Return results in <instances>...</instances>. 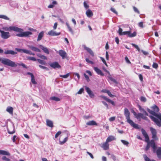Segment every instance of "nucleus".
<instances>
[{"instance_id": "nucleus-45", "label": "nucleus", "mask_w": 161, "mask_h": 161, "mask_svg": "<svg viewBox=\"0 0 161 161\" xmlns=\"http://www.w3.org/2000/svg\"><path fill=\"white\" fill-rule=\"evenodd\" d=\"M31 81L32 83L34 84H36V82L35 80L34 76L31 77Z\"/></svg>"}, {"instance_id": "nucleus-35", "label": "nucleus", "mask_w": 161, "mask_h": 161, "mask_svg": "<svg viewBox=\"0 0 161 161\" xmlns=\"http://www.w3.org/2000/svg\"><path fill=\"white\" fill-rule=\"evenodd\" d=\"M0 18L3 19L9 20V18L7 16L4 15H0Z\"/></svg>"}, {"instance_id": "nucleus-53", "label": "nucleus", "mask_w": 161, "mask_h": 161, "mask_svg": "<svg viewBox=\"0 0 161 161\" xmlns=\"http://www.w3.org/2000/svg\"><path fill=\"white\" fill-rule=\"evenodd\" d=\"M84 7L86 9L88 8L89 7V5L85 2H84Z\"/></svg>"}, {"instance_id": "nucleus-42", "label": "nucleus", "mask_w": 161, "mask_h": 161, "mask_svg": "<svg viewBox=\"0 0 161 161\" xmlns=\"http://www.w3.org/2000/svg\"><path fill=\"white\" fill-rule=\"evenodd\" d=\"M69 75V73H68L64 75H60V76L61 77H63L64 78H67Z\"/></svg>"}, {"instance_id": "nucleus-24", "label": "nucleus", "mask_w": 161, "mask_h": 161, "mask_svg": "<svg viewBox=\"0 0 161 161\" xmlns=\"http://www.w3.org/2000/svg\"><path fill=\"white\" fill-rule=\"evenodd\" d=\"M86 14L87 16L88 17H90L92 16L93 15V13L91 10L88 9L86 12Z\"/></svg>"}, {"instance_id": "nucleus-25", "label": "nucleus", "mask_w": 161, "mask_h": 161, "mask_svg": "<svg viewBox=\"0 0 161 161\" xmlns=\"http://www.w3.org/2000/svg\"><path fill=\"white\" fill-rule=\"evenodd\" d=\"M133 114L136 118H137V119H140L141 118H142V116L143 114L141 113L136 114L135 112H134L133 113Z\"/></svg>"}, {"instance_id": "nucleus-19", "label": "nucleus", "mask_w": 161, "mask_h": 161, "mask_svg": "<svg viewBox=\"0 0 161 161\" xmlns=\"http://www.w3.org/2000/svg\"><path fill=\"white\" fill-rule=\"evenodd\" d=\"M46 123L47 125V126L52 128L53 127V122L52 121L47 119L46 120Z\"/></svg>"}, {"instance_id": "nucleus-13", "label": "nucleus", "mask_w": 161, "mask_h": 161, "mask_svg": "<svg viewBox=\"0 0 161 161\" xmlns=\"http://www.w3.org/2000/svg\"><path fill=\"white\" fill-rule=\"evenodd\" d=\"M141 131L142 135L144 136L145 138V141L148 142L149 141V137L146 131L143 129H141Z\"/></svg>"}, {"instance_id": "nucleus-51", "label": "nucleus", "mask_w": 161, "mask_h": 161, "mask_svg": "<svg viewBox=\"0 0 161 161\" xmlns=\"http://www.w3.org/2000/svg\"><path fill=\"white\" fill-rule=\"evenodd\" d=\"M88 94H89V95L90 97L93 98L94 97V95L92 91L91 92L88 93Z\"/></svg>"}, {"instance_id": "nucleus-1", "label": "nucleus", "mask_w": 161, "mask_h": 161, "mask_svg": "<svg viewBox=\"0 0 161 161\" xmlns=\"http://www.w3.org/2000/svg\"><path fill=\"white\" fill-rule=\"evenodd\" d=\"M2 29L5 31H13L16 32H19L16 34L17 36L23 37H28L30 35L32 34V33L30 31L24 32L23 30L21 28H19L15 26H10L9 27L3 26Z\"/></svg>"}, {"instance_id": "nucleus-64", "label": "nucleus", "mask_w": 161, "mask_h": 161, "mask_svg": "<svg viewBox=\"0 0 161 161\" xmlns=\"http://www.w3.org/2000/svg\"><path fill=\"white\" fill-rule=\"evenodd\" d=\"M30 50H28L26 49H23V53H24L26 54H28L29 53V51Z\"/></svg>"}, {"instance_id": "nucleus-58", "label": "nucleus", "mask_w": 161, "mask_h": 161, "mask_svg": "<svg viewBox=\"0 0 161 161\" xmlns=\"http://www.w3.org/2000/svg\"><path fill=\"white\" fill-rule=\"evenodd\" d=\"M115 117L114 116V117H111L109 119V120L110 121L112 122V121H114L115 120Z\"/></svg>"}, {"instance_id": "nucleus-9", "label": "nucleus", "mask_w": 161, "mask_h": 161, "mask_svg": "<svg viewBox=\"0 0 161 161\" xmlns=\"http://www.w3.org/2000/svg\"><path fill=\"white\" fill-rule=\"evenodd\" d=\"M50 66L54 69H60L61 66L59 65L58 62H55L49 64Z\"/></svg>"}, {"instance_id": "nucleus-55", "label": "nucleus", "mask_w": 161, "mask_h": 161, "mask_svg": "<svg viewBox=\"0 0 161 161\" xmlns=\"http://www.w3.org/2000/svg\"><path fill=\"white\" fill-rule=\"evenodd\" d=\"M8 133H9V134H13L15 132V130H13L12 131H10V130L9 129H8Z\"/></svg>"}, {"instance_id": "nucleus-31", "label": "nucleus", "mask_w": 161, "mask_h": 161, "mask_svg": "<svg viewBox=\"0 0 161 161\" xmlns=\"http://www.w3.org/2000/svg\"><path fill=\"white\" fill-rule=\"evenodd\" d=\"M138 108L141 112H143L145 115H148L147 113L143 108H142L140 106H139Z\"/></svg>"}, {"instance_id": "nucleus-32", "label": "nucleus", "mask_w": 161, "mask_h": 161, "mask_svg": "<svg viewBox=\"0 0 161 161\" xmlns=\"http://www.w3.org/2000/svg\"><path fill=\"white\" fill-rule=\"evenodd\" d=\"M57 4V3L56 1H53L52 2V4L49 5L48 6V8H53L54 7V5Z\"/></svg>"}, {"instance_id": "nucleus-56", "label": "nucleus", "mask_w": 161, "mask_h": 161, "mask_svg": "<svg viewBox=\"0 0 161 161\" xmlns=\"http://www.w3.org/2000/svg\"><path fill=\"white\" fill-rule=\"evenodd\" d=\"M141 101H142V102H145L146 101V99L144 97H141Z\"/></svg>"}, {"instance_id": "nucleus-20", "label": "nucleus", "mask_w": 161, "mask_h": 161, "mask_svg": "<svg viewBox=\"0 0 161 161\" xmlns=\"http://www.w3.org/2000/svg\"><path fill=\"white\" fill-rule=\"evenodd\" d=\"M84 47L92 56H94L93 53L90 48L86 47L85 46H84Z\"/></svg>"}, {"instance_id": "nucleus-44", "label": "nucleus", "mask_w": 161, "mask_h": 161, "mask_svg": "<svg viewBox=\"0 0 161 161\" xmlns=\"http://www.w3.org/2000/svg\"><path fill=\"white\" fill-rule=\"evenodd\" d=\"M27 58L29 60H31L33 61H36V59L33 57H29Z\"/></svg>"}, {"instance_id": "nucleus-37", "label": "nucleus", "mask_w": 161, "mask_h": 161, "mask_svg": "<svg viewBox=\"0 0 161 161\" xmlns=\"http://www.w3.org/2000/svg\"><path fill=\"white\" fill-rule=\"evenodd\" d=\"M2 159L3 161H10V159L7 157L6 156H3L2 158Z\"/></svg>"}, {"instance_id": "nucleus-28", "label": "nucleus", "mask_w": 161, "mask_h": 161, "mask_svg": "<svg viewBox=\"0 0 161 161\" xmlns=\"http://www.w3.org/2000/svg\"><path fill=\"white\" fill-rule=\"evenodd\" d=\"M4 53L5 54L15 55L17 53V52H14L13 50H7L5 51Z\"/></svg>"}, {"instance_id": "nucleus-43", "label": "nucleus", "mask_w": 161, "mask_h": 161, "mask_svg": "<svg viewBox=\"0 0 161 161\" xmlns=\"http://www.w3.org/2000/svg\"><path fill=\"white\" fill-rule=\"evenodd\" d=\"M37 60L38 62L41 64L44 65L46 64L45 62L40 59H37Z\"/></svg>"}, {"instance_id": "nucleus-41", "label": "nucleus", "mask_w": 161, "mask_h": 161, "mask_svg": "<svg viewBox=\"0 0 161 161\" xmlns=\"http://www.w3.org/2000/svg\"><path fill=\"white\" fill-rule=\"evenodd\" d=\"M148 111L149 113H150L151 114H152V115H154V116H156V114H157V113H156L154 111L151 110L149 109H148Z\"/></svg>"}, {"instance_id": "nucleus-60", "label": "nucleus", "mask_w": 161, "mask_h": 161, "mask_svg": "<svg viewBox=\"0 0 161 161\" xmlns=\"http://www.w3.org/2000/svg\"><path fill=\"white\" fill-rule=\"evenodd\" d=\"M58 25V24L57 22L55 23L53 26V29L54 30L56 29Z\"/></svg>"}, {"instance_id": "nucleus-12", "label": "nucleus", "mask_w": 161, "mask_h": 161, "mask_svg": "<svg viewBox=\"0 0 161 161\" xmlns=\"http://www.w3.org/2000/svg\"><path fill=\"white\" fill-rule=\"evenodd\" d=\"M59 55L61 56L63 59L65 58L67 56V53L66 52L62 50H60L58 52Z\"/></svg>"}, {"instance_id": "nucleus-2", "label": "nucleus", "mask_w": 161, "mask_h": 161, "mask_svg": "<svg viewBox=\"0 0 161 161\" xmlns=\"http://www.w3.org/2000/svg\"><path fill=\"white\" fill-rule=\"evenodd\" d=\"M124 114L127 119V121L128 123L135 129H138L139 128L138 125L134 123L132 120L130 119V113L127 108L125 109Z\"/></svg>"}, {"instance_id": "nucleus-27", "label": "nucleus", "mask_w": 161, "mask_h": 161, "mask_svg": "<svg viewBox=\"0 0 161 161\" xmlns=\"http://www.w3.org/2000/svg\"><path fill=\"white\" fill-rule=\"evenodd\" d=\"M157 156L159 159L161 158V147H158L156 151Z\"/></svg>"}, {"instance_id": "nucleus-40", "label": "nucleus", "mask_w": 161, "mask_h": 161, "mask_svg": "<svg viewBox=\"0 0 161 161\" xmlns=\"http://www.w3.org/2000/svg\"><path fill=\"white\" fill-rule=\"evenodd\" d=\"M121 141L124 145H126L127 146L129 144V142L125 140H122Z\"/></svg>"}, {"instance_id": "nucleus-38", "label": "nucleus", "mask_w": 161, "mask_h": 161, "mask_svg": "<svg viewBox=\"0 0 161 161\" xmlns=\"http://www.w3.org/2000/svg\"><path fill=\"white\" fill-rule=\"evenodd\" d=\"M68 137H65L64 139V140L63 141H59L60 144L61 145H63L68 140Z\"/></svg>"}, {"instance_id": "nucleus-49", "label": "nucleus", "mask_w": 161, "mask_h": 161, "mask_svg": "<svg viewBox=\"0 0 161 161\" xmlns=\"http://www.w3.org/2000/svg\"><path fill=\"white\" fill-rule=\"evenodd\" d=\"M133 9H134V11L135 12L137 13L138 14H140V12H139V11L137 9V8L136 7L134 6V7H133Z\"/></svg>"}, {"instance_id": "nucleus-4", "label": "nucleus", "mask_w": 161, "mask_h": 161, "mask_svg": "<svg viewBox=\"0 0 161 161\" xmlns=\"http://www.w3.org/2000/svg\"><path fill=\"white\" fill-rule=\"evenodd\" d=\"M122 29L119 28L118 31V33L120 35H127L130 37H133L136 36V32L134 31L133 33H131L130 31H122Z\"/></svg>"}, {"instance_id": "nucleus-48", "label": "nucleus", "mask_w": 161, "mask_h": 161, "mask_svg": "<svg viewBox=\"0 0 161 161\" xmlns=\"http://www.w3.org/2000/svg\"><path fill=\"white\" fill-rule=\"evenodd\" d=\"M132 45L133 46L136 48L138 51H140V49L138 46L133 43L132 44Z\"/></svg>"}, {"instance_id": "nucleus-59", "label": "nucleus", "mask_w": 161, "mask_h": 161, "mask_svg": "<svg viewBox=\"0 0 161 161\" xmlns=\"http://www.w3.org/2000/svg\"><path fill=\"white\" fill-rule=\"evenodd\" d=\"M107 93L108 95L111 97H113L114 96L113 95H112L109 91H108Z\"/></svg>"}, {"instance_id": "nucleus-6", "label": "nucleus", "mask_w": 161, "mask_h": 161, "mask_svg": "<svg viewBox=\"0 0 161 161\" xmlns=\"http://www.w3.org/2000/svg\"><path fill=\"white\" fill-rule=\"evenodd\" d=\"M9 66L11 67H15L18 66H21L24 68H26V67L25 65L23 63H15L11 60H8Z\"/></svg>"}, {"instance_id": "nucleus-17", "label": "nucleus", "mask_w": 161, "mask_h": 161, "mask_svg": "<svg viewBox=\"0 0 161 161\" xmlns=\"http://www.w3.org/2000/svg\"><path fill=\"white\" fill-rule=\"evenodd\" d=\"M28 47L29 48L31 49V50L35 52H41L40 50L38 48L34 47V46L31 45H28Z\"/></svg>"}, {"instance_id": "nucleus-11", "label": "nucleus", "mask_w": 161, "mask_h": 161, "mask_svg": "<svg viewBox=\"0 0 161 161\" xmlns=\"http://www.w3.org/2000/svg\"><path fill=\"white\" fill-rule=\"evenodd\" d=\"M60 32H56L53 30H51L48 32V35L52 36H58L60 35Z\"/></svg>"}, {"instance_id": "nucleus-29", "label": "nucleus", "mask_w": 161, "mask_h": 161, "mask_svg": "<svg viewBox=\"0 0 161 161\" xmlns=\"http://www.w3.org/2000/svg\"><path fill=\"white\" fill-rule=\"evenodd\" d=\"M13 108L11 107H8L6 109V111L10 114H13Z\"/></svg>"}, {"instance_id": "nucleus-26", "label": "nucleus", "mask_w": 161, "mask_h": 161, "mask_svg": "<svg viewBox=\"0 0 161 161\" xmlns=\"http://www.w3.org/2000/svg\"><path fill=\"white\" fill-rule=\"evenodd\" d=\"M44 32L43 31H41L40 32L38 35L37 41H40L44 35Z\"/></svg>"}, {"instance_id": "nucleus-21", "label": "nucleus", "mask_w": 161, "mask_h": 161, "mask_svg": "<svg viewBox=\"0 0 161 161\" xmlns=\"http://www.w3.org/2000/svg\"><path fill=\"white\" fill-rule=\"evenodd\" d=\"M116 138L114 136L110 135L107 138L106 141L108 143L109 142L111 141L114 140Z\"/></svg>"}, {"instance_id": "nucleus-14", "label": "nucleus", "mask_w": 161, "mask_h": 161, "mask_svg": "<svg viewBox=\"0 0 161 161\" xmlns=\"http://www.w3.org/2000/svg\"><path fill=\"white\" fill-rule=\"evenodd\" d=\"M150 130L152 135L153 138L155 139H156L157 138V132L156 130L152 127H151L150 128Z\"/></svg>"}, {"instance_id": "nucleus-33", "label": "nucleus", "mask_w": 161, "mask_h": 161, "mask_svg": "<svg viewBox=\"0 0 161 161\" xmlns=\"http://www.w3.org/2000/svg\"><path fill=\"white\" fill-rule=\"evenodd\" d=\"M50 99L56 101H59L60 100V99L59 98L55 97H50Z\"/></svg>"}, {"instance_id": "nucleus-50", "label": "nucleus", "mask_w": 161, "mask_h": 161, "mask_svg": "<svg viewBox=\"0 0 161 161\" xmlns=\"http://www.w3.org/2000/svg\"><path fill=\"white\" fill-rule=\"evenodd\" d=\"M61 131H58L57 133L56 134L55 136V138H57L58 136L61 134Z\"/></svg>"}, {"instance_id": "nucleus-18", "label": "nucleus", "mask_w": 161, "mask_h": 161, "mask_svg": "<svg viewBox=\"0 0 161 161\" xmlns=\"http://www.w3.org/2000/svg\"><path fill=\"white\" fill-rule=\"evenodd\" d=\"M93 69L99 75L101 76L104 75L103 73L101 70L97 67H94Z\"/></svg>"}, {"instance_id": "nucleus-16", "label": "nucleus", "mask_w": 161, "mask_h": 161, "mask_svg": "<svg viewBox=\"0 0 161 161\" xmlns=\"http://www.w3.org/2000/svg\"><path fill=\"white\" fill-rule=\"evenodd\" d=\"M38 47L41 48L45 53L47 54H49V52L48 49L47 47H44L42 45H39Z\"/></svg>"}, {"instance_id": "nucleus-23", "label": "nucleus", "mask_w": 161, "mask_h": 161, "mask_svg": "<svg viewBox=\"0 0 161 161\" xmlns=\"http://www.w3.org/2000/svg\"><path fill=\"white\" fill-rule=\"evenodd\" d=\"M88 125H97V124L94 120H92L87 122L86 123Z\"/></svg>"}, {"instance_id": "nucleus-10", "label": "nucleus", "mask_w": 161, "mask_h": 161, "mask_svg": "<svg viewBox=\"0 0 161 161\" xmlns=\"http://www.w3.org/2000/svg\"><path fill=\"white\" fill-rule=\"evenodd\" d=\"M8 60H10V59L5 58H0V62L1 61V63L3 64L7 65L8 66H9V64L8 62H8Z\"/></svg>"}, {"instance_id": "nucleus-36", "label": "nucleus", "mask_w": 161, "mask_h": 161, "mask_svg": "<svg viewBox=\"0 0 161 161\" xmlns=\"http://www.w3.org/2000/svg\"><path fill=\"white\" fill-rule=\"evenodd\" d=\"M37 56H38V57H39L42 59H45V60H47V58L45 56L43 55H42L41 54H38L37 55Z\"/></svg>"}, {"instance_id": "nucleus-7", "label": "nucleus", "mask_w": 161, "mask_h": 161, "mask_svg": "<svg viewBox=\"0 0 161 161\" xmlns=\"http://www.w3.org/2000/svg\"><path fill=\"white\" fill-rule=\"evenodd\" d=\"M0 33H1V37L3 39H8L10 36V35L8 32L4 31L0 29Z\"/></svg>"}, {"instance_id": "nucleus-63", "label": "nucleus", "mask_w": 161, "mask_h": 161, "mask_svg": "<svg viewBox=\"0 0 161 161\" xmlns=\"http://www.w3.org/2000/svg\"><path fill=\"white\" fill-rule=\"evenodd\" d=\"M16 137L17 136L15 135H14L13 136L12 139L14 142H15Z\"/></svg>"}, {"instance_id": "nucleus-57", "label": "nucleus", "mask_w": 161, "mask_h": 161, "mask_svg": "<svg viewBox=\"0 0 161 161\" xmlns=\"http://www.w3.org/2000/svg\"><path fill=\"white\" fill-rule=\"evenodd\" d=\"M153 67L155 69H157L158 67V65L157 63H154L153 65Z\"/></svg>"}, {"instance_id": "nucleus-8", "label": "nucleus", "mask_w": 161, "mask_h": 161, "mask_svg": "<svg viewBox=\"0 0 161 161\" xmlns=\"http://www.w3.org/2000/svg\"><path fill=\"white\" fill-rule=\"evenodd\" d=\"M103 69L105 72L108 73V75L107 77L108 78L109 80H110L111 81L113 82L114 83L117 84V81L115 80V79H114L112 77L111 75L109 72L105 68L103 67Z\"/></svg>"}, {"instance_id": "nucleus-61", "label": "nucleus", "mask_w": 161, "mask_h": 161, "mask_svg": "<svg viewBox=\"0 0 161 161\" xmlns=\"http://www.w3.org/2000/svg\"><path fill=\"white\" fill-rule=\"evenodd\" d=\"M84 75L85 76V78L87 80V81H89V78L88 76L86 74L84 73Z\"/></svg>"}, {"instance_id": "nucleus-46", "label": "nucleus", "mask_w": 161, "mask_h": 161, "mask_svg": "<svg viewBox=\"0 0 161 161\" xmlns=\"http://www.w3.org/2000/svg\"><path fill=\"white\" fill-rule=\"evenodd\" d=\"M106 101L107 102H109V103H111L112 105H115V103H114V102L111 100L110 99L108 98L107 100H106Z\"/></svg>"}, {"instance_id": "nucleus-34", "label": "nucleus", "mask_w": 161, "mask_h": 161, "mask_svg": "<svg viewBox=\"0 0 161 161\" xmlns=\"http://www.w3.org/2000/svg\"><path fill=\"white\" fill-rule=\"evenodd\" d=\"M66 25L69 30V31L71 33H73V31L71 27L70 26L68 22L66 23Z\"/></svg>"}, {"instance_id": "nucleus-62", "label": "nucleus", "mask_w": 161, "mask_h": 161, "mask_svg": "<svg viewBox=\"0 0 161 161\" xmlns=\"http://www.w3.org/2000/svg\"><path fill=\"white\" fill-rule=\"evenodd\" d=\"M138 25L139 27L141 28H143V23L142 22H140L138 24Z\"/></svg>"}, {"instance_id": "nucleus-15", "label": "nucleus", "mask_w": 161, "mask_h": 161, "mask_svg": "<svg viewBox=\"0 0 161 161\" xmlns=\"http://www.w3.org/2000/svg\"><path fill=\"white\" fill-rule=\"evenodd\" d=\"M109 145L106 141L102 144L101 147L104 150H107L109 149Z\"/></svg>"}, {"instance_id": "nucleus-30", "label": "nucleus", "mask_w": 161, "mask_h": 161, "mask_svg": "<svg viewBox=\"0 0 161 161\" xmlns=\"http://www.w3.org/2000/svg\"><path fill=\"white\" fill-rule=\"evenodd\" d=\"M151 108L155 112H158L159 110L158 108L156 105L152 106Z\"/></svg>"}, {"instance_id": "nucleus-47", "label": "nucleus", "mask_w": 161, "mask_h": 161, "mask_svg": "<svg viewBox=\"0 0 161 161\" xmlns=\"http://www.w3.org/2000/svg\"><path fill=\"white\" fill-rule=\"evenodd\" d=\"M84 91V89L83 88H81L80 89L79 91L75 94V95H76L77 94H80L82 93Z\"/></svg>"}, {"instance_id": "nucleus-54", "label": "nucleus", "mask_w": 161, "mask_h": 161, "mask_svg": "<svg viewBox=\"0 0 161 161\" xmlns=\"http://www.w3.org/2000/svg\"><path fill=\"white\" fill-rule=\"evenodd\" d=\"M111 10L113 12H114V13L115 14H117V12L116 11L115 9L114 8H111Z\"/></svg>"}, {"instance_id": "nucleus-39", "label": "nucleus", "mask_w": 161, "mask_h": 161, "mask_svg": "<svg viewBox=\"0 0 161 161\" xmlns=\"http://www.w3.org/2000/svg\"><path fill=\"white\" fill-rule=\"evenodd\" d=\"M143 156L145 161H152V160L151 161V159L149 158H148L146 155H143Z\"/></svg>"}, {"instance_id": "nucleus-3", "label": "nucleus", "mask_w": 161, "mask_h": 161, "mask_svg": "<svg viewBox=\"0 0 161 161\" xmlns=\"http://www.w3.org/2000/svg\"><path fill=\"white\" fill-rule=\"evenodd\" d=\"M150 118L159 127H161V114L158 113L156 114L155 117H154L153 116H150Z\"/></svg>"}, {"instance_id": "nucleus-5", "label": "nucleus", "mask_w": 161, "mask_h": 161, "mask_svg": "<svg viewBox=\"0 0 161 161\" xmlns=\"http://www.w3.org/2000/svg\"><path fill=\"white\" fill-rule=\"evenodd\" d=\"M147 142V144L146 146V151L148 150L150 148V146H151L153 148V152L155 153L156 152V147L154 141L153 140H151L150 142L148 141V142Z\"/></svg>"}, {"instance_id": "nucleus-22", "label": "nucleus", "mask_w": 161, "mask_h": 161, "mask_svg": "<svg viewBox=\"0 0 161 161\" xmlns=\"http://www.w3.org/2000/svg\"><path fill=\"white\" fill-rule=\"evenodd\" d=\"M0 155L10 156V154L8 151H6L3 150H0Z\"/></svg>"}, {"instance_id": "nucleus-52", "label": "nucleus", "mask_w": 161, "mask_h": 161, "mask_svg": "<svg viewBox=\"0 0 161 161\" xmlns=\"http://www.w3.org/2000/svg\"><path fill=\"white\" fill-rule=\"evenodd\" d=\"M85 89L88 93L92 91L87 86H85Z\"/></svg>"}]
</instances>
